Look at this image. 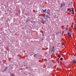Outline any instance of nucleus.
I'll list each match as a JSON object with an SVG mask.
<instances>
[{
  "instance_id": "nucleus-1",
  "label": "nucleus",
  "mask_w": 76,
  "mask_h": 76,
  "mask_svg": "<svg viewBox=\"0 0 76 76\" xmlns=\"http://www.w3.org/2000/svg\"><path fill=\"white\" fill-rule=\"evenodd\" d=\"M67 11H69V12H70L71 13H72V14H73V13H74V10H71V9H70V8L68 9Z\"/></svg>"
},
{
  "instance_id": "nucleus-2",
  "label": "nucleus",
  "mask_w": 76,
  "mask_h": 76,
  "mask_svg": "<svg viewBox=\"0 0 76 76\" xmlns=\"http://www.w3.org/2000/svg\"><path fill=\"white\" fill-rule=\"evenodd\" d=\"M52 48L53 49H52V51H54V46H53Z\"/></svg>"
},
{
  "instance_id": "nucleus-3",
  "label": "nucleus",
  "mask_w": 76,
  "mask_h": 76,
  "mask_svg": "<svg viewBox=\"0 0 76 76\" xmlns=\"http://www.w3.org/2000/svg\"><path fill=\"white\" fill-rule=\"evenodd\" d=\"M68 35L70 37H72V36H71V34H70V33L68 32Z\"/></svg>"
},
{
  "instance_id": "nucleus-4",
  "label": "nucleus",
  "mask_w": 76,
  "mask_h": 76,
  "mask_svg": "<svg viewBox=\"0 0 76 76\" xmlns=\"http://www.w3.org/2000/svg\"><path fill=\"white\" fill-rule=\"evenodd\" d=\"M46 11H47V10L45 9V10H43V12H45H45H46Z\"/></svg>"
},
{
  "instance_id": "nucleus-5",
  "label": "nucleus",
  "mask_w": 76,
  "mask_h": 76,
  "mask_svg": "<svg viewBox=\"0 0 76 76\" xmlns=\"http://www.w3.org/2000/svg\"><path fill=\"white\" fill-rule=\"evenodd\" d=\"M74 29H76V24L74 25Z\"/></svg>"
},
{
  "instance_id": "nucleus-6",
  "label": "nucleus",
  "mask_w": 76,
  "mask_h": 76,
  "mask_svg": "<svg viewBox=\"0 0 76 76\" xmlns=\"http://www.w3.org/2000/svg\"><path fill=\"white\" fill-rule=\"evenodd\" d=\"M73 61L75 63H76V61L75 60H73Z\"/></svg>"
},
{
  "instance_id": "nucleus-7",
  "label": "nucleus",
  "mask_w": 76,
  "mask_h": 76,
  "mask_svg": "<svg viewBox=\"0 0 76 76\" xmlns=\"http://www.w3.org/2000/svg\"><path fill=\"white\" fill-rule=\"evenodd\" d=\"M11 76H15V75H14V74H11Z\"/></svg>"
},
{
  "instance_id": "nucleus-8",
  "label": "nucleus",
  "mask_w": 76,
  "mask_h": 76,
  "mask_svg": "<svg viewBox=\"0 0 76 76\" xmlns=\"http://www.w3.org/2000/svg\"><path fill=\"white\" fill-rule=\"evenodd\" d=\"M61 56V55H58V57H60Z\"/></svg>"
},
{
  "instance_id": "nucleus-9",
  "label": "nucleus",
  "mask_w": 76,
  "mask_h": 76,
  "mask_svg": "<svg viewBox=\"0 0 76 76\" xmlns=\"http://www.w3.org/2000/svg\"><path fill=\"white\" fill-rule=\"evenodd\" d=\"M63 3L61 4V7L63 6Z\"/></svg>"
},
{
  "instance_id": "nucleus-10",
  "label": "nucleus",
  "mask_w": 76,
  "mask_h": 76,
  "mask_svg": "<svg viewBox=\"0 0 76 76\" xmlns=\"http://www.w3.org/2000/svg\"><path fill=\"white\" fill-rule=\"evenodd\" d=\"M60 60H61V61H62L63 60V58H61V59H60Z\"/></svg>"
},
{
  "instance_id": "nucleus-11",
  "label": "nucleus",
  "mask_w": 76,
  "mask_h": 76,
  "mask_svg": "<svg viewBox=\"0 0 76 76\" xmlns=\"http://www.w3.org/2000/svg\"><path fill=\"white\" fill-rule=\"evenodd\" d=\"M46 17L47 18H50V17H48V16L47 15H46Z\"/></svg>"
},
{
  "instance_id": "nucleus-12",
  "label": "nucleus",
  "mask_w": 76,
  "mask_h": 76,
  "mask_svg": "<svg viewBox=\"0 0 76 76\" xmlns=\"http://www.w3.org/2000/svg\"><path fill=\"white\" fill-rule=\"evenodd\" d=\"M6 69H7V67H6Z\"/></svg>"
},
{
  "instance_id": "nucleus-13",
  "label": "nucleus",
  "mask_w": 76,
  "mask_h": 76,
  "mask_svg": "<svg viewBox=\"0 0 76 76\" xmlns=\"http://www.w3.org/2000/svg\"><path fill=\"white\" fill-rule=\"evenodd\" d=\"M47 14H50V13L48 12H47Z\"/></svg>"
},
{
  "instance_id": "nucleus-14",
  "label": "nucleus",
  "mask_w": 76,
  "mask_h": 76,
  "mask_svg": "<svg viewBox=\"0 0 76 76\" xmlns=\"http://www.w3.org/2000/svg\"><path fill=\"white\" fill-rule=\"evenodd\" d=\"M64 5H65V4H64Z\"/></svg>"
},
{
  "instance_id": "nucleus-15",
  "label": "nucleus",
  "mask_w": 76,
  "mask_h": 76,
  "mask_svg": "<svg viewBox=\"0 0 76 76\" xmlns=\"http://www.w3.org/2000/svg\"><path fill=\"white\" fill-rule=\"evenodd\" d=\"M43 17H44V16L43 15Z\"/></svg>"
}]
</instances>
